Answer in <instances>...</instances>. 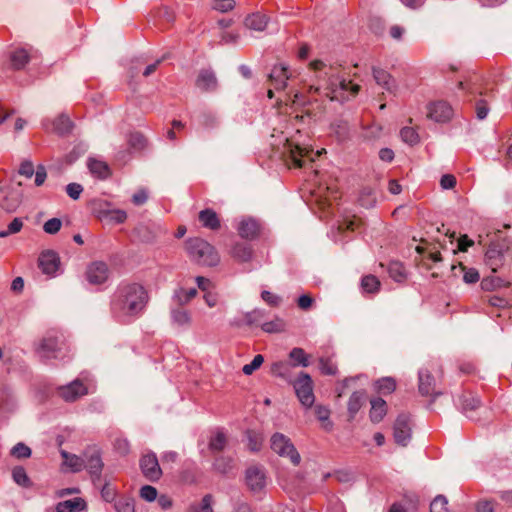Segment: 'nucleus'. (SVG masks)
Segmentation results:
<instances>
[{
  "instance_id": "nucleus-41",
  "label": "nucleus",
  "mask_w": 512,
  "mask_h": 512,
  "mask_svg": "<svg viewBox=\"0 0 512 512\" xmlns=\"http://www.w3.org/2000/svg\"><path fill=\"white\" fill-rule=\"evenodd\" d=\"M213 467L221 474H228L233 469V459L228 456H219L215 459Z\"/></svg>"
},
{
  "instance_id": "nucleus-16",
  "label": "nucleus",
  "mask_w": 512,
  "mask_h": 512,
  "mask_svg": "<svg viewBox=\"0 0 512 512\" xmlns=\"http://www.w3.org/2000/svg\"><path fill=\"white\" fill-rule=\"evenodd\" d=\"M290 159L294 166L303 167L305 166L306 159L309 161H314L313 151L299 145L288 144Z\"/></svg>"
},
{
  "instance_id": "nucleus-34",
  "label": "nucleus",
  "mask_w": 512,
  "mask_h": 512,
  "mask_svg": "<svg viewBox=\"0 0 512 512\" xmlns=\"http://www.w3.org/2000/svg\"><path fill=\"white\" fill-rule=\"evenodd\" d=\"M389 276L396 282L402 283L407 278V273L404 265L398 261L390 262L388 266Z\"/></svg>"
},
{
  "instance_id": "nucleus-28",
  "label": "nucleus",
  "mask_w": 512,
  "mask_h": 512,
  "mask_svg": "<svg viewBox=\"0 0 512 512\" xmlns=\"http://www.w3.org/2000/svg\"><path fill=\"white\" fill-rule=\"evenodd\" d=\"M87 165L91 174L100 179H106L111 174L108 164L104 161L90 158Z\"/></svg>"
},
{
  "instance_id": "nucleus-40",
  "label": "nucleus",
  "mask_w": 512,
  "mask_h": 512,
  "mask_svg": "<svg viewBox=\"0 0 512 512\" xmlns=\"http://www.w3.org/2000/svg\"><path fill=\"white\" fill-rule=\"evenodd\" d=\"M331 131L339 141H344L349 136V125L344 120H336L331 124Z\"/></svg>"
},
{
  "instance_id": "nucleus-63",
  "label": "nucleus",
  "mask_w": 512,
  "mask_h": 512,
  "mask_svg": "<svg viewBox=\"0 0 512 512\" xmlns=\"http://www.w3.org/2000/svg\"><path fill=\"white\" fill-rule=\"evenodd\" d=\"M476 115L479 120H483L487 117L489 112L488 103L486 100L480 99L475 105Z\"/></svg>"
},
{
  "instance_id": "nucleus-52",
  "label": "nucleus",
  "mask_w": 512,
  "mask_h": 512,
  "mask_svg": "<svg viewBox=\"0 0 512 512\" xmlns=\"http://www.w3.org/2000/svg\"><path fill=\"white\" fill-rule=\"evenodd\" d=\"M31 449L24 443L19 442L11 449V455L18 459H24L31 456Z\"/></svg>"
},
{
  "instance_id": "nucleus-20",
  "label": "nucleus",
  "mask_w": 512,
  "mask_h": 512,
  "mask_svg": "<svg viewBox=\"0 0 512 512\" xmlns=\"http://www.w3.org/2000/svg\"><path fill=\"white\" fill-rule=\"evenodd\" d=\"M198 219L204 228L217 231L221 228V221L218 214L210 208L201 210Z\"/></svg>"
},
{
  "instance_id": "nucleus-23",
  "label": "nucleus",
  "mask_w": 512,
  "mask_h": 512,
  "mask_svg": "<svg viewBox=\"0 0 512 512\" xmlns=\"http://www.w3.org/2000/svg\"><path fill=\"white\" fill-rule=\"evenodd\" d=\"M366 398V391L361 389L354 391L347 403V411L349 414V419L353 420L356 414L359 412L361 407L363 406Z\"/></svg>"
},
{
  "instance_id": "nucleus-19",
  "label": "nucleus",
  "mask_w": 512,
  "mask_h": 512,
  "mask_svg": "<svg viewBox=\"0 0 512 512\" xmlns=\"http://www.w3.org/2000/svg\"><path fill=\"white\" fill-rule=\"evenodd\" d=\"M217 78L213 71L203 69L199 72L196 79V86L202 91H215L217 88Z\"/></svg>"
},
{
  "instance_id": "nucleus-27",
  "label": "nucleus",
  "mask_w": 512,
  "mask_h": 512,
  "mask_svg": "<svg viewBox=\"0 0 512 512\" xmlns=\"http://www.w3.org/2000/svg\"><path fill=\"white\" fill-rule=\"evenodd\" d=\"M30 58L31 55L28 50L25 48H16L10 54L11 66L16 70H20L25 67Z\"/></svg>"
},
{
  "instance_id": "nucleus-58",
  "label": "nucleus",
  "mask_w": 512,
  "mask_h": 512,
  "mask_svg": "<svg viewBox=\"0 0 512 512\" xmlns=\"http://www.w3.org/2000/svg\"><path fill=\"white\" fill-rule=\"evenodd\" d=\"M264 362V358L262 354H256L254 359L249 363L243 366L242 371L245 375H251L255 370H257Z\"/></svg>"
},
{
  "instance_id": "nucleus-53",
  "label": "nucleus",
  "mask_w": 512,
  "mask_h": 512,
  "mask_svg": "<svg viewBox=\"0 0 512 512\" xmlns=\"http://www.w3.org/2000/svg\"><path fill=\"white\" fill-rule=\"evenodd\" d=\"M448 501L445 496L438 495L430 504V512H448Z\"/></svg>"
},
{
  "instance_id": "nucleus-44",
  "label": "nucleus",
  "mask_w": 512,
  "mask_h": 512,
  "mask_svg": "<svg viewBox=\"0 0 512 512\" xmlns=\"http://www.w3.org/2000/svg\"><path fill=\"white\" fill-rule=\"evenodd\" d=\"M197 295L195 288L184 289L180 288L175 292V299L179 305H185L189 303Z\"/></svg>"
},
{
  "instance_id": "nucleus-14",
  "label": "nucleus",
  "mask_w": 512,
  "mask_h": 512,
  "mask_svg": "<svg viewBox=\"0 0 512 512\" xmlns=\"http://www.w3.org/2000/svg\"><path fill=\"white\" fill-rule=\"evenodd\" d=\"M108 266L102 261L91 263L86 271L87 280L91 284H102L108 279Z\"/></svg>"
},
{
  "instance_id": "nucleus-25",
  "label": "nucleus",
  "mask_w": 512,
  "mask_h": 512,
  "mask_svg": "<svg viewBox=\"0 0 512 512\" xmlns=\"http://www.w3.org/2000/svg\"><path fill=\"white\" fill-rule=\"evenodd\" d=\"M373 77L376 83L382 86L386 91L393 93L396 90V82L392 76L385 70L373 68Z\"/></svg>"
},
{
  "instance_id": "nucleus-9",
  "label": "nucleus",
  "mask_w": 512,
  "mask_h": 512,
  "mask_svg": "<svg viewBox=\"0 0 512 512\" xmlns=\"http://www.w3.org/2000/svg\"><path fill=\"white\" fill-rule=\"evenodd\" d=\"M84 464V469L88 471L92 481L95 483L96 481L100 480L104 464L98 449L89 448L85 450Z\"/></svg>"
},
{
  "instance_id": "nucleus-59",
  "label": "nucleus",
  "mask_w": 512,
  "mask_h": 512,
  "mask_svg": "<svg viewBox=\"0 0 512 512\" xmlns=\"http://www.w3.org/2000/svg\"><path fill=\"white\" fill-rule=\"evenodd\" d=\"M360 225V220L356 217L353 218H345L343 221H341L338 225V229L342 232L344 231H355L358 229Z\"/></svg>"
},
{
  "instance_id": "nucleus-46",
  "label": "nucleus",
  "mask_w": 512,
  "mask_h": 512,
  "mask_svg": "<svg viewBox=\"0 0 512 512\" xmlns=\"http://www.w3.org/2000/svg\"><path fill=\"white\" fill-rule=\"evenodd\" d=\"M315 414L317 419L324 423L323 427L325 430L329 431L332 429L333 424L329 421L330 410L327 407L321 405L316 406Z\"/></svg>"
},
{
  "instance_id": "nucleus-3",
  "label": "nucleus",
  "mask_w": 512,
  "mask_h": 512,
  "mask_svg": "<svg viewBox=\"0 0 512 512\" xmlns=\"http://www.w3.org/2000/svg\"><path fill=\"white\" fill-rule=\"evenodd\" d=\"M185 250L191 261L202 266H216L219 255L215 248L206 240L201 238H190L185 242Z\"/></svg>"
},
{
  "instance_id": "nucleus-37",
  "label": "nucleus",
  "mask_w": 512,
  "mask_h": 512,
  "mask_svg": "<svg viewBox=\"0 0 512 512\" xmlns=\"http://www.w3.org/2000/svg\"><path fill=\"white\" fill-rule=\"evenodd\" d=\"M213 496L206 494L199 503H192L188 507V512H213Z\"/></svg>"
},
{
  "instance_id": "nucleus-42",
  "label": "nucleus",
  "mask_w": 512,
  "mask_h": 512,
  "mask_svg": "<svg viewBox=\"0 0 512 512\" xmlns=\"http://www.w3.org/2000/svg\"><path fill=\"white\" fill-rule=\"evenodd\" d=\"M12 478L16 484L28 488L31 486L30 478L22 466H16L12 470Z\"/></svg>"
},
{
  "instance_id": "nucleus-21",
  "label": "nucleus",
  "mask_w": 512,
  "mask_h": 512,
  "mask_svg": "<svg viewBox=\"0 0 512 512\" xmlns=\"http://www.w3.org/2000/svg\"><path fill=\"white\" fill-rule=\"evenodd\" d=\"M260 224L252 218H244L238 225V233L242 238L254 239L259 235Z\"/></svg>"
},
{
  "instance_id": "nucleus-12",
  "label": "nucleus",
  "mask_w": 512,
  "mask_h": 512,
  "mask_svg": "<svg viewBox=\"0 0 512 512\" xmlns=\"http://www.w3.org/2000/svg\"><path fill=\"white\" fill-rule=\"evenodd\" d=\"M38 266L44 274L54 276L59 269L60 258L58 254L52 250L44 251L38 258Z\"/></svg>"
},
{
  "instance_id": "nucleus-18",
  "label": "nucleus",
  "mask_w": 512,
  "mask_h": 512,
  "mask_svg": "<svg viewBox=\"0 0 512 512\" xmlns=\"http://www.w3.org/2000/svg\"><path fill=\"white\" fill-rule=\"evenodd\" d=\"M486 264L490 267L492 272H496L499 267L503 265L504 255L502 250L497 244L489 245L485 253Z\"/></svg>"
},
{
  "instance_id": "nucleus-6",
  "label": "nucleus",
  "mask_w": 512,
  "mask_h": 512,
  "mask_svg": "<svg viewBox=\"0 0 512 512\" xmlns=\"http://www.w3.org/2000/svg\"><path fill=\"white\" fill-rule=\"evenodd\" d=\"M438 373L434 364L423 366L418 371V391L422 396H433L437 398L441 392L435 391V376Z\"/></svg>"
},
{
  "instance_id": "nucleus-33",
  "label": "nucleus",
  "mask_w": 512,
  "mask_h": 512,
  "mask_svg": "<svg viewBox=\"0 0 512 512\" xmlns=\"http://www.w3.org/2000/svg\"><path fill=\"white\" fill-rule=\"evenodd\" d=\"M231 255L240 262H247L252 257V249L248 244L237 243L233 246Z\"/></svg>"
},
{
  "instance_id": "nucleus-43",
  "label": "nucleus",
  "mask_w": 512,
  "mask_h": 512,
  "mask_svg": "<svg viewBox=\"0 0 512 512\" xmlns=\"http://www.w3.org/2000/svg\"><path fill=\"white\" fill-rule=\"evenodd\" d=\"M319 369L322 374L325 375H335L337 373V365L334 362L333 358L329 355L322 356L319 359Z\"/></svg>"
},
{
  "instance_id": "nucleus-38",
  "label": "nucleus",
  "mask_w": 512,
  "mask_h": 512,
  "mask_svg": "<svg viewBox=\"0 0 512 512\" xmlns=\"http://www.w3.org/2000/svg\"><path fill=\"white\" fill-rule=\"evenodd\" d=\"M53 131L58 134H66L69 133L72 129V122L67 115L61 114L59 115L53 122Z\"/></svg>"
},
{
  "instance_id": "nucleus-60",
  "label": "nucleus",
  "mask_w": 512,
  "mask_h": 512,
  "mask_svg": "<svg viewBox=\"0 0 512 512\" xmlns=\"http://www.w3.org/2000/svg\"><path fill=\"white\" fill-rule=\"evenodd\" d=\"M62 226V221L59 218H51L43 225V230L47 234H56Z\"/></svg>"
},
{
  "instance_id": "nucleus-49",
  "label": "nucleus",
  "mask_w": 512,
  "mask_h": 512,
  "mask_svg": "<svg viewBox=\"0 0 512 512\" xmlns=\"http://www.w3.org/2000/svg\"><path fill=\"white\" fill-rule=\"evenodd\" d=\"M400 137L403 142L414 145L419 142V135L412 127H404L400 130Z\"/></svg>"
},
{
  "instance_id": "nucleus-2",
  "label": "nucleus",
  "mask_w": 512,
  "mask_h": 512,
  "mask_svg": "<svg viewBox=\"0 0 512 512\" xmlns=\"http://www.w3.org/2000/svg\"><path fill=\"white\" fill-rule=\"evenodd\" d=\"M309 66L318 73L317 77L324 81V84L316 87L315 91L324 89L325 95L332 101L342 99V93L345 91H350L352 95H356L360 90L359 85L353 84L340 76V65H327L322 60H314Z\"/></svg>"
},
{
  "instance_id": "nucleus-32",
  "label": "nucleus",
  "mask_w": 512,
  "mask_h": 512,
  "mask_svg": "<svg viewBox=\"0 0 512 512\" xmlns=\"http://www.w3.org/2000/svg\"><path fill=\"white\" fill-rule=\"evenodd\" d=\"M111 203L102 199H93L90 202V208L93 214L100 220L107 218V214L110 210Z\"/></svg>"
},
{
  "instance_id": "nucleus-17",
  "label": "nucleus",
  "mask_w": 512,
  "mask_h": 512,
  "mask_svg": "<svg viewBox=\"0 0 512 512\" xmlns=\"http://www.w3.org/2000/svg\"><path fill=\"white\" fill-rule=\"evenodd\" d=\"M43 352H57L66 349L65 338L57 332L49 333L42 341Z\"/></svg>"
},
{
  "instance_id": "nucleus-7",
  "label": "nucleus",
  "mask_w": 512,
  "mask_h": 512,
  "mask_svg": "<svg viewBox=\"0 0 512 512\" xmlns=\"http://www.w3.org/2000/svg\"><path fill=\"white\" fill-rule=\"evenodd\" d=\"M295 393L301 404L309 408L314 404L315 396L313 393V384L311 377L304 372H301L294 383Z\"/></svg>"
},
{
  "instance_id": "nucleus-64",
  "label": "nucleus",
  "mask_w": 512,
  "mask_h": 512,
  "mask_svg": "<svg viewBox=\"0 0 512 512\" xmlns=\"http://www.w3.org/2000/svg\"><path fill=\"white\" fill-rule=\"evenodd\" d=\"M235 1L234 0H215L213 8L220 12H228L234 9Z\"/></svg>"
},
{
  "instance_id": "nucleus-10",
  "label": "nucleus",
  "mask_w": 512,
  "mask_h": 512,
  "mask_svg": "<svg viewBox=\"0 0 512 512\" xmlns=\"http://www.w3.org/2000/svg\"><path fill=\"white\" fill-rule=\"evenodd\" d=\"M139 464L144 477L149 481L156 482L161 478L162 470L154 452L144 454L141 457Z\"/></svg>"
},
{
  "instance_id": "nucleus-47",
  "label": "nucleus",
  "mask_w": 512,
  "mask_h": 512,
  "mask_svg": "<svg viewBox=\"0 0 512 512\" xmlns=\"http://www.w3.org/2000/svg\"><path fill=\"white\" fill-rule=\"evenodd\" d=\"M261 328L263 331H265L267 333H277V332L284 331L285 322L280 318H276L269 322H263L261 324Z\"/></svg>"
},
{
  "instance_id": "nucleus-29",
  "label": "nucleus",
  "mask_w": 512,
  "mask_h": 512,
  "mask_svg": "<svg viewBox=\"0 0 512 512\" xmlns=\"http://www.w3.org/2000/svg\"><path fill=\"white\" fill-rule=\"evenodd\" d=\"M61 456L64 459V465L67 466L71 472L76 473L84 469V455L77 456L66 451H61Z\"/></svg>"
},
{
  "instance_id": "nucleus-51",
  "label": "nucleus",
  "mask_w": 512,
  "mask_h": 512,
  "mask_svg": "<svg viewBox=\"0 0 512 512\" xmlns=\"http://www.w3.org/2000/svg\"><path fill=\"white\" fill-rule=\"evenodd\" d=\"M23 228V221L20 218H14L8 225L6 230L0 231V238L8 237L9 235L16 234Z\"/></svg>"
},
{
  "instance_id": "nucleus-31",
  "label": "nucleus",
  "mask_w": 512,
  "mask_h": 512,
  "mask_svg": "<svg viewBox=\"0 0 512 512\" xmlns=\"http://www.w3.org/2000/svg\"><path fill=\"white\" fill-rule=\"evenodd\" d=\"M375 390L383 395H389L396 389V381L393 377H382L375 381Z\"/></svg>"
},
{
  "instance_id": "nucleus-11",
  "label": "nucleus",
  "mask_w": 512,
  "mask_h": 512,
  "mask_svg": "<svg viewBox=\"0 0 512 512\" xmlns=\"http://www.w3.org/2000/svg\"><path fill=\"white\" fill-rule=\"evenodd\" d=\"M394 440L398 445L407 446L411 440L410 418L406 414H400L393 427Z\"/></svg>"
},
{
  "instance_id": "nucleus-62",
  "label": "nucleus",
  "mask_w": 512,
  "mask_h": 512,
  "mask_svg": "<svg viewBox=\"0 0 512 512\" xmlns=\"http://www.w3.org/2000/svg\"><path fill=\"white\" fill-rule=\"evenodd\" d=\"M359 377H349L345 378L343 381L338 383V385L335 388V392L337 394V397H342L345 394L346 388H348L351 384H354Z\"/></svg>"
},
{
  "instance_id": "nucleus-56",
  "label": "nucleus",
  "mask_w": 512,
  "mask_h": 512,
  "mask_svg": "<svg viewBox=\"0 0 512 512\" xmlns=\"http://www.w3.org/2000/svg\"><path fill=\"white\" fill-rule=\"evenodd\" d=\"M128 142H129V145L135 149V150H141L145 147L146 145V139L145 137L139 133V132H134V133H131L129 135V139H128Z\"/></svg>"
},
{
  "instance_id": "nucleus-4",
  "label": "nucleus",
  "mask_w": 512,
  "mask_h": 512,
  "mask_svg": "<svg viewBox=\"0 0 512 512\" xmlns=\"http://www.w3.org/2000/svg\"><path fill=\"white\" fill-rule=\"evenodd\" d=\"M91 380L87 372H82L77 378L66 385L58 388V396L65 402H75L90 392Z\"/></svg>"
},
{
  "instance_id": "nucleus-1",
  "label": "nucleus",
  "mask_w": 512,
  "mask_h": 512,
  "mask_svg": "<svg viewBox=\"0 0 512 512\" xmlns=\"http://www.w3.org/2000/svg\"><path fill=\"white\" fill-rule=\"evenodd\" d=\"M148 302V294L144 287L137 283L124 284L118 287L111 301L113 316L121 321L139 316Z\"/></svg>"
},
{
  "instance_id": "nucleus-39",
  "label": "nucleus",
  "mask_w": 512,
  "mask_h": 512,
  "mask_svg": "<svg viewBox=\"0 0 512 512\" xmlns=\"http://www.w3.org/2000/svg\"><path fill=\"white\" fill-rule=\"evenodd\" d=\"M458 87L462 90H466L470 94H484L480 88L479 77L476 75L470 77L468 80L459 81Z\"/></svg>"
},
{
  "instance_id": "nucleus-48",
  "label": "nucleus",
  "mask_w": 512,
  "mask_h": 512,
  "mask_svg": "<svg viewBox=\"0 0 512 512\" xmlns=\"http://www.w3.org/2000/svg\"><path fill=\"white\" fill-rule=\"evenodd\" d=\"M459 269L463 272V280L467 284H474L479 281L480 275L477 269L467 268L462 263L459 264Z\"/></svg>"
},
{
  "instance_id": "nucleus-36",
  "label": "nucleus",
  "mask_w": 512,
  "mask_h": 512,
  "mask_svg": "<svg viewBox=\"0 0 512 512\" xmlns=\"http://www.w3.org/2000/svg\"><path fill=\"white\" fill-rule=\"evenodd\" d=\"M227 443L226 434L223 430H217L209 440V449L212 452H219L222 451Z\"/></svg>"
},
{
  "instance_id": "nucleus-57",
  "label": "nucleus",
  "mask_w": 512,
  "mask_h": 512,
  "mask_svg": "<svg viewBox=\"0 0 512 512\" xmlns=\"http://www.w3.org/2000/svg\"><path fill=\"white\" fill-rule=\"evenodd\" d=\"M264 312L259 309H255L245 314V321L248 325H260L263 323Z\"/></svg>"
},
{
  "instance_id": "nucleus-30",
  "label": "nucleus",
  "mask_w": 512,
  "mask_h": 512,
  "mask_svg": "<svg viewBox=\"0 0 512 512\" xmlns=\"http://www.w3.org/2000/svg\"><path fill=\"white\" fill-rule=\"evenodd\" d=\"M360 287L364 293L376 294L380 291L381 282L375 275L368 274L361 278Z\"/></svg>"
},
{
  "instance_id": "nucleus-54",
  "label": "nucleus",
  "mask_w": 512,
  "mask_h": 512,
  "mask_svg": "<svg viewBox=\"0 0 512 512\" xmlns=\"http://www.w3.org/2000/svg\"><path fill=\"white\" fill-rule=\"evenodd\" d=\"M105 220H109L116 224H122L127 220V213L122 209H110Z\"/></svg>"
},
{
  "instance_id": "nucleus-8",
  "label": "nucleus",
  "mask_w": 512,
  "mask_h": 512,
  "mask_svg": "<svg viewBox=\"0 0 512 512\" xmlns=\"http://www.w3.org/2000/svg\"><path fill=\"white\" fill-rule=\"evenodd\" d=\"M245 483L251 492H262L267 484L266 469L262 465L248 467L245 471Z\"/></svg>"
},
{
  "instance_id": "nucleus-26",
  "label": "nucleus",
  "mask_w": 512,
  "mask_h": 512,
  "mask_svg": "<svg viewBox=\"0 0 512 512\" xmlns=\"http://www.w3.org/2000/svg\"><path fill=\"white\" fill-rule=\"evenodd\" d=\"M87 504L83 498L77 497L57 503L56 512H79L85 510Z\"/></svg>"
},
{
  "instance_id": "nucleus-35",
  "label": "nucleus",
  "mask_w": 512,
  "mask_h": 512,
  "mask_svg": "<svg viewBox=\"0 0 512 512\" xmlns=\"http://www.w3.org/2000/svg\"><path fill=\"white\" fill-rule=\"evenodd\" d=\"M171 319L173 324L177 326H189L192 322V317L189 311L176 308L171 311Z\"/></svg>"
},
{
  "instance_id": "nucleus-13",
  "label": "nucleus",
  "mask_w": 512,
  "mask_h": 512,
  "mask_svg": "<svg viewBox=\"0 0 512 512\" xmlns=\"http://www.w3.org/2000/svg\"><path fill=\"white\" fill-rule=\"evenodd\" d=\"M452 114V107L445 101H437L428 106V117L435 122H446Z\"/></svg>"
},
{
  "instance_id": "nucleus-55",
  "label": "nucleus",
  "mask_w": 512,
  "mask_h": 512,
  "mask_svg": "<svg viewBox=\"0 0 512 512\" xmlns=\"http://www.w3.org/2000/svg\"><path fill=\"white\" fill-rule=\"evenodd\" d=\"M114 507L117 512H135L132 498H121L115 502Z\"/></svg>"
},
{
  "instance_id": "nucleus-15",
  "label": "nucleus",
  "mask_w": 512,
  "mask_h": 512,
  "mask_svg": "<svg viewBox=\"0 0 512 512\" xmlns=\"http://www.w3.org/2000/svg\"><path fill=\"white\" fill-rule=\"evenodd\" d=\"M292 74L289 72L288 67L283 64L275 65L270 74L269 81L276 90H282L287 85V80L291 78Z\"/></svg>"
},
{
  "instance_id": "nucleus-5",
  "label": "nucleus",
  "mask_w": 512,
  "mask_h": 512,
  "mask_svg": "<svg viewBox=\"0 0 512 512\" xmlns=\"http://www.w3.org/2000/svg\"><path fill=\"white\" fill-rule=\"evenodd\" d=\"M270 447L280 457L288 458L293 465H298L301 461L300 454L286 435L276 432L270 438Z\"/></svg>"
},
{
  "instance_id": "nucleus-24",
  "label": "nucleus",
  "mask_w": 512,
  "mask_h": 512,
  "mask_svg": "<svg viewBox=\"0 0 512 512\" xmlns=\"http://www.w3.org/2000/svg\"><path fill=\"white\" fill-rule=\"evenodd\" d=\"M268 21L267 15L257 12L248 15L244 20V25L250 30L262 32L266 29Z\"/></svg>"
},
{
  "instance_id": "nucleus-22",
  "label": "nucleus",
  "mask_w": 512,
  "mask_h": 512,
  "mask_svg": "<svg viewBox=\"0 0 512 512\" xmlns=\"http://www.w3.org/2000/svg\"><path fill=\"white\" fill-rule=\"evenodd\" d=\"M371 409L369 418L373 423L381 422L387 414V403L384 399L376 397L370 400Z\"/></svg>"
},
{
  "instance_id": "nucleus-50",
  "label": "nucleus",
  "mask_w": 512,
  "mask_h": 512,
  "mask_svg": "<svg viewBox=\"0 0 512 512\" xmlns=\"http://www.w3.org/2000/svg\"><path fill=\"white\" fill-rule=\"evenodd\" d=\"M199 124L205 129H211L218 125V119L216 115L210 111L203 112L200 115Z\"/></svg>"
},
{
  "instance_id": "nucleus-61",
  "label": "nucleus",
  "mask_w": 512,
  "mask_h": 512,
  "mask_svg": "<svg viewBox=\"0 0 512 512\" xmlns=\"http://www.w3.org/2000/svg\"><path fill=\"white\" fill-rule=\"evenodd\" d=\"M157 489L151 485H144L140 489V496L142 499L152 502L157 498Z\"/></svg>"
},
{
  "instance_id": "nucleus-45",
  "label": "nucleus",
  "mask_w": 512,
  "mask_h": 512,
  "mask_svg": "<svg viewBox=\"0 0 512 512\" xmlns=\"http://www.w3.org/2000/svg\"><path fill=\"white\" fill-rule=\"evenodd\" d=\"M480 406H481V402L476 397L465 398L463 400V404H462V408H463L464 413L471 420H475L474 416L472 415V412H474L477 409H479Z\"/></svg>"
}]
</instances>
